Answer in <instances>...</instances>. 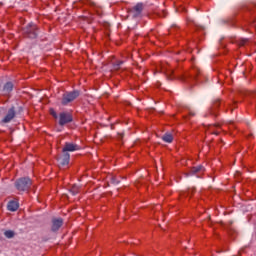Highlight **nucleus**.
I'll return each mask as SVG.
<instances>
[{
    "label": "nucleus",
    "mask_w": 256,
    "mask_h": 256,
    "mask_svg": "<svg viewBox=\"0 0 256 256\" xmlns=\"http://www.w3.org/2000/svg\"><path fill=\"white\" fill-rule=\"evenodd\" d=\"M70 193H72V195H77V193H79V186L73 185L70 189Z\"/></svg>",
    "instance_id": "17"
},
{
    "label": "nucleus",
    "mask_w": 256,
    "mask_h": 256,
    "mask_svg": "<svg viewBox=\"0 0 256 256\" xmlns=\"http://www.w3.org/2000/svg\"><path fill=\"white\" fill-rule=\"evenodd\" d=\"M4 235L5 237H7V239H13L15 237V232L7 230L4 232Z\"/></svg>",
    "instance_id": "16"
},
{
    "label": "nucleus",
    "mask_w": 256,
    "mask_h": 256,
    "mask_svg": "<svg viewBox=\"0 0 256 256\" xmlns=\"http://www.w3.org/2000/svg\"><path fill=\"white\" fill-rule=\"evenodd\" d=\"M0 89H1V85H0Z\"/></svg>",
    "instance_id": "26"
},
{
    "label": "nucleus",
    "mask_w": 256,
    "mask_h": 256,
    "mask_svg": "<svg viewBox=\"0 0 256 256\" xmlns=\"http://www.w3.org/2000/svg\"><path fill=\"white\" fill-rule=\"evenodd\" d=\"M203 169L202 166H198V167H193L191 168L189 173H185V177H189V175H195V173H199V171H201Z\"/></svg>",
    "instance_id": "13"
},
{
    "label": "nucleus",
    "mask_w": 256,
    "mask_h": 256,
    "mask_svg": "<svg viewBox=\"0 0 256 256\" xmlns=\"http://www.w3.org/2000/svg\"><path fill=\"white\" fill-rule=\"evenodd\" d=\"M95 11H96L97 15H99V17H101L103 15V12L101 10H99V8H95Z\"/></svg>",
    "instance_id": "23"
},
{
    "label": "nucleus",
    "mask_w": 256,
    "mask_h": 256,
    "mask_svg": "<svg viewBox=\"0 0 256 256\" xmlns=\"http://www.w3.org/2000/svg\"><path fill=\"white\" fill-rule=\"evenodd\" d=\"M63 226V219L58 218L52 221V231H59Z\"/></svg>",
    "instance_id": "8"
},
{
    "label": "nucleus",
    "mask_w": 256,
    "mask_h": 256,
    "mask_svg": "<svg viewBox=\"0 0 256 256\" xmlns=\"http://www.w3.org/2000/svg\"><path fill=\"white\" fill-rule=\"evenodd\" d=\"M50 113L54 119H57V112L55 110H50Z\"/></svg>",
    "instance_id": "21"
},
{
    "label": "nucleus",
    "mask_w": 256,
    "mask_h": 256,
    "mask_svg": "<svg viewBox=\"0 0 256 256\" xmlns=\"http://www.w3.org/2000/svg\"><path fill=\"white\" fill-rule=\"evenodd\" d=\"M195 193V188L188 189L187 195H193Z\"/></svg>",
    "instance_id": "22"
},
{
    "label": "nucleus",
    "mask_w": 256,
    "mask_h": 256,
    "mask_svg": "<svg viewBox=\"0 0 256 256\" xmlns=\"http://www.w3.org/2000/svg\"><path fill=\"white\" fill-rule=\"evenodd\" d=\"M8 211L15 212L17 209H19V202L17 200H11L8 202L7 205Z\"/></svg>",
    "instance_id": "11"
},
{
    "label": "nucleus",
    "mask_w": 256,
    "mask_h": 256,
    "mask_svg": "<svg viewBox=\"0 0 256 256\" xmlns=\"http://www.w3.org/2000/svg\"><path fill=\"white\" fill-rule=\"evenodd\" d=\"M213 127H216V129H221V124L216 123L214 125H210V133H212L213 135H219V131H213Z\"/></svg>",
    "instance_id": "15"
},
{
    "label": "nucleus",
    "mask_w": 256,
    "mask_h": 256,
    "mask_svg": "<svg viewBox=\"0 0 256 256\" xmlns=\"http://www.w3.org/2000/svg\"><path fill=\"white\" fill-rule=\"evenodd\" d=\"M71 121H73V116L71 115V113H60L59 125H67V123H71Z\"/></svg>",
    "instance_id": "6"
},
{
    "label": "nucleus",
    "mask_w": 256,
    "mask_h": 256,
    "mask_svg": "<svg viewBox=\"0 0 256 256\" xmlns=\"http://www.w3.org/2000/svg\"><path fill=\"white\" fill-rule=\"evenodd\" d=\"M32 182L29 178H20L15 182V187L17 191H29Z\"/></svg>",
    "instance_id": "2"
},
{
    "label": "nucleus",
    "mask_w": 256,
    "mask_h": 256,
    "mask_svg": "<svg viewBox=\"0 0 256 256\" xmlns=\"http://www.w3.org/2000/svg\"><path fill=\"white\" fill-rule=\"evenodd\" d=\"M143 8V3H138L130 8L128 10V13H130L134 19H137L138 17H141V13H143Z\"/></svg>",
    "instance_id": "4"
},
{
    "label": "nucleus",
    "mask_w": 256,
    "mask_h": 256,
    "mask_svg": "<svg viewBox=\"0 0 256 256\" xmlns=\"http://www.w3.org/2000/svg\"><path fill=\"white\" fill-rule=\"evenodd\" d=\"M248 41H249V40H247V39H241V40H239V41H238L239 47H245V44H247Z\"/></svg>",
    "instance_id": "18"
},
{
    "label": "nucleus",
    "mask_w": 256,
    "mask_h": 256,
    "mask_svg": "<svg viewBox=\"0 0 256 256\" xmlns=\"http://www.w3.org/2000/svg\"><path fill=\"white\" fill-rule=\"evenodd\" d=\"M13 91V83L7 82L2 88V95H9Z\"/></svg>",
    "instance_id": "12"
},
{
    "label": "nucleus",
    "mask_w": 256,
    "mask_h": 256,
    "mask_svg": "<svg viewBox=\"0 0 256 256\" xmlns=\"http://www.w3.org/2000/svg\"><path fill=\"white\" fill-rule=\"evenodd\" d=\"M121 65H123V61H118L117 63L114 64V69L115 71H119L121 68Z\"/></svg>",
    "instance_id": "19"
},
{
    "label": "nucleus",
    "mask_w": 256,
    "mask_h": 256,
    "mask_svg": "<svg viewBox=\"0 0 256 256\" xmlns=\"http://www.w3.org/2000/svg\"><path fill=\"white\" fill-rule=\"evenodd\" d=\"M78 149H79V146L77 144L66 143L62 151L63 153H67V151H77Z\"/></svg>",
    "instance_id": "9"
},
{
    "label": "nucleus",
    "mask_w": 256,
    "mask_h": 256,
    "mask_svg": "<svg viewBox=\"0 0 256 256\" xmlns=\"http://www.w3.org/2000/svg\"><path fill=\"white\" fill-rule=\"evenodd\" d=\"M162 139L165 143H173V135L171 133L164 134Z\"/></svg>",
    "instance_id": "14"
},
{
    "label": "nucleus",
    "mask_w": 256,
    "mask_h": 256,
    "mask_svg": "<svg viewBox=\"0 0 256 256\" xmlns=\"http://www.w3.org/2000/svg\"><path fill=\"white\" fill-rule=\"evenodd\" d=\"M24 35L28 39H37V25L29 24L27 27L24 28Z\"/></svg>",
    "instance_id": "3"
},
{
    "label": "nucleus",
    "mask_w": 256,
    "mask_h": 256,
    "mask_svg": "<svg viewBox=\"0 0 256 256\" xmlns=\"http://www.w3.org/2000/svg\"><path fill=\"white\" fill-rule=\"evenodd\" d=\"M81 95V92L79 90H74L72 92H65L62 95L61 105H69V103H73L77 97Z\"/></svg>",
    "instance_id": "1"
},
{
    "label": "nucleus",
    "mask_w": 256,
    "mask_h": 256,
    "mask_svg": "<svg viewBox=\"0 0 256 256\" xmlns=\"http://www.w3.org/2000/svg\"><path fill=\"white\" fill-rule=\"evenodd\" d=\"M160 17H167V12L165 10H163L162 14H160Z\"/></svg>",
    "instance_id": "24"
},
{
    "label": "nucleus",
    "mask_w": 256,
    "mask_h": 256,
    "mask_svg": "<svg viewBox=\"0 0 256 256\" xmlns=\"http://www.w3.org/2000/svg\"><path fill=\"white\" fill-rule=\"evenodd\" d=\"M221 105V100H216L213 104V109H217Z\"/></svg>",
    "instance_id": "20"
},
{
    "label": "nucleus",
    "mask_w": 256,
    "mask_h": 256,
    "mask_svg": "<svg viewBox=\"0 0 256 256\" xmlns=\"http://www.w3.org/2000/svg\"><path fill=\"white\" fill-rule=\"evenodd\" d=\"M194 71L198 72L199 73V69H195Z\"/></svg>",
    "instance_id": "25"
},
{
    "label": "nucleus",
    "mask_w": 256,
    "mask_h": 256,
    "mask_svg": "<svg viewBox=\"0 0 256 256\" xmlns=\"http://www.w3.org/2000/svg\"><path fill=\"white\" fill-rule=\"evenodd\" d=\"M17 115V112H15V107H11L4 118L1 120V124L4 125L5 123H11L13 119H15V116Z\"/></svg>",
    "instance_id": "5"
},
{
    "label": "nucleus",
    "mask_w": 256,
    "mask_h": 256,
    "mask_svg": "<svg viewBox=\"0 0 256 256\" xmlns=\"http://www.w3.org/2000/svg\"><path fill=\"white\" fill-rule=\"evenodd\" d=\"M64 154L58 158V163L62 167H65V165H69V159H71V156L67 152H63Z\"/></svg>",
    "instance_id": "7"
},
{
    "label": "nucleus",
    "mask_w": 256,
    "mask_h": 256,
    "mask_svg": "<svg viewBox=\"0 0 256 256\" xmlns=\"http://www.w3.org/2000/svg\"><path fill=\"white\" fill-rule=\"evenodd\" d=\"M161 71L162 73H165V75L167 76L168 79H173V77L171 75H173V69H171V67H169V65H163L161 67Z\"/></svg>",
    "instance_id": "10"
}]
</instances>
